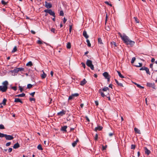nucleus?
<instances>
[{
  "mask_svg": "<svg viewBox=\"0 0 157 157\" xmlns=\"http://www.w3.org/2000/svg\"><path fill=\"white\" fill-rule=\"evenodd\" d=\"M122 40L127 45L129 44L131 46H133L135 43L134 41L131 40L129 38L126 36V35H124V36L123 37Z\"/></svg>",
  "mask_w": 157,
  "mask_h": 157,
  "instance_id": "nucleus-1",
  "label": "nucleus"
},
{
  "mask_svg": "<svg viewBox=\"0 0 157 157\" xmlns=\"http://www.w3.org/2000/svg\"><path fill=\"white\" fill-rule=\"evenodd\" d=\"M109 88L108 87H105L102 89H100L99 92L101 94V96L104 97L109 94Z\"/></svg>",
  "mask_w": 157,
  "mask_h": 157,
  "instance_id": "nucleus-2",
  "label": "nucleus"
},
{
  "mask_svg": "<svg viewBox=\"0 0 157 157\" xmlns=\"http://www.w3.org/2000/svg\"><path fill=\"white\" fill-rule=\"evenodd\" d=\"M2 86H0V91L2 92H6L8 89V82L7 81H5L2 83Z\"/></svg>",
  "mask_w": 157,
  "mask_h": 157,
  "instance_id": "nucleus-3",
  "label": "nucleus"
},
{
  "mask_svg": "<svg viewBox=\"0 0 157 157\" xmlns=\"http://www.w3.org/2000/svg\"><path fill=\"white\" fill-rule=\"evenodd\" d=\"M24 70V68L22 67L15 68L13 70H11L10 71V73L13 75H15V74L17 73L19 71H23Z\"/></svg>",
  "mask_w": 157,
  "mask_h": 157,
  "instance_id": "nucleus-4",
  "label": "nucleus"
},
{
  "mask_svg": "<svg viewBox=\"0 0 157 157\" xmlns=\"http://www.w3.org/2000/svg\"><path fill=\"white\" fill-rule=\"evenodd\" d=\"M86 65L89 67H90L92 70H94V66L92 64V61L91 60L88 59L86 62Z\"/></svg>",
  "mask_w": 157,
  "mask_h": 157,
  "instance_id": "nucleus-5",
  "label": "nucleus"
},
{
  "mask_svg": "<svg viewBox=\"0 0 157 157\" xmlns=\"http://www.w3.org/2000/svg\"><path fill=\"white\" fill-rule=\"evenodd\" d=\"M117 80V79H115V82L117 84L121 87H123V84L124 83V81L121 79H119Z\"/></svg>",
  "mask_w": 157,
  "mask_h": 157,
  "instance_id": "nucleus-6",
  "label": "nucleus"
},
{
  "mask_svg": "<svg viewBox=\"0 0 157 157\" xmlns=\"http://www.w3.org/2000/svg\"><path fill=\"white\" fill-rule=\"evenodd\" d=\"M44 12L47 13H48L51 15L53 17L55 16V14L54 11H52L51 9H47L44 10Z\"/></svg>",
  "mask_w": 157,
  "mask_h": 157,
  "instance_id": "nucleus-7",
  "label": "nucleus"
},
{
  "mask_svg": "<svg viewBox=\"0 0 157 157\" xmlns=\"http://www.w3.org/2000/svg\"><path fill=\"white\" fill-rule=\"evenodd\" d=\"M140 70H144L145 71L146 73L150 75V72L149 71V69L146 67H141V68L140 69Z\"/></svg>",
  "mask_w": 157,
  "mask_h": 157,
  "instance_id": "nucleus-8",
  "label": "nucleus"
},
{
  "mask_svg": "<svg viewBox=\"0 0 157 157\" xmlns=\"http://www.w3.org/2000/svg\"><path fill=\"white\" fill-rule=\"evenodd\" d=\"M5 137L6 140H11L14 138L12 136L7 135L6 134Z\"/></svg>",
  "mask_w": 157,
  "mask_h": 157,
  "instance_id": "nucleus-9",
  "label": "nucleus"
},
{
  "mask_svg": "<svg viewBox=\"0 0 157 157\" xmlns=\"http://www.w3.org/2000/svg\"><path fill=\"white\" fill-rule=\"evenodd\" d=\"M147 86L149 87H151L153 89H155V85L154 83L147 82Z\"/></svg>",
  "mask_w": 157,
  "mask_h": 157,
  "instance_id": "nucleus-10",
  "label": "nucleus"
},
{
  "mask_svg": "<svg viewBox=\"0 0 157 157\" xmlns=\"http://www.w3.org/2000/svg\"><path fill=\"white\" fill-rule=\"evenodd\" d=\"M103 75L105 78H110V77L109 74L107 72H105L103 73Z\"/></svg>",
  "mask_w": 157,
  "mask_h": 157,
  "instance_id": "nucleus-11",
  "label": "nucleus"
},
{
  "mask_svg": "<svg viewBox=\"0 0 157 157\" xmlns=\"http://www.w3.org/2000/svg\"><path fill=\"white\" fill-rule=\"evenodd\" d=\"M45 6L48 9H49L51 8L52 5V4L50 3H48L46 1L45 2Z\"/></svg>",
  "mask_w": 157,
  "mask_h": 157,
  "instance_id": "nucleus-12",
  "label": "nucleus"
},
{
  "mask_svg": "<svg viewBox=\"0 0 157 157\" xmlns=\"http://www.w3.org/2000/svg\"><path fill=\"white\" fill-rule=\"evenodd\" d=\"M144 152L145 154L147 155H149L151 153V151L146 147H144Z\"/></svg>",
  "mask_w": 157,
  "mask_h": 157,
  "instance_id": "nucleus-13",
  "label": "nucleus"
},
{
  "mask_svg": "<svg viewBox=\"0 0 157 157\" xmlns=\"http://www.w3.org/2000/svg\"><path fill=\"white\" fill-rule=\"evenodd\" d=\"M66 112L64 110H62V111H61L60 112L58 113H57V115L58 116H62L65 115L66 113Z\"/></svg>",
  "mask_w": 157,
  "mask_h": 157,
  "instance_id": "nucleus-14",
  "label": "nucleus"
},
{
  "mask_svg": "<svg viewBox=\"0 0 157 157\" xmlns=\"http://www.w3.org/2000/svg\"><path fill=\"white\" fill-rule=\"evenodd\" d=\"M87 82V81L85 79H83L82 81L80 82V84L81 86H83Z\"/></svg>",
  "mask_w": 157,
  "mask_h": 157,
  "instance_id": "nucleus-15",
  "label": "nucleus"
},
{
  "mask_svg": "<svg viewBox=\"0 0 157 157\" xmlns=\"http://www.w3.org/2000/svg\"><path fill=\"white\" fill-rule=\"evenodd\" d=\"M20 144L18 143L14 144L13 146V148L14 149H17L19 148L20 147Z\"/></svg>",
  "mask_w": 157,
  "mask_h": 157,
  "instance_id": "nucleus-16",
  "label": "nucleus"
},
{
  "mask_svg": "<svg viewBox=\"0 0 157 157\" xmlns=\"http://www.w3.org/2000/svg\"><path fill=\"white\" fill-rule=\"evenodd\" d=\"M14 101L15 102H20L22 104L23 103V102L18 98H15Z\"/></svg>",
  "mask_w": 157,
  "mask_h": 157,
  "instance_id": "nucleus-17",
  "label": "nucleus"
},
{
  "mask_svg": "<svg viewBox=\"0 0 157 157\" xmlns=\"http://www.w3.org/2000/svg\"><path fill=\"white\" fill-rule=\"evenodd\" d=\"M83 35L86 39H87L89 37V36L87 34L86 32L85 31H83Z\"/></svg>",
  "mask_w": 157,
  "mask_h": 157,
  "instance_id": "nucleus-18",
  "label": "nucleus"
},
{
  "mask_svg": "<svg viewBox=\"0 0 157 157\" xmlns=\"http://www.w3.org/2000/svg\"><path fill=\"white\" fill-rule=\"evenodd\" d=\"M102 127L101 126H98L95 128V131H97V130L100 131L102 130Z\"/></svg>",
  "mask_w": 157,
  "mask_h": 157,
  "instance_id": "nucleus-19",
  "label": "nucleus"
},
{
  "mask_svg": "<svg viewBox=\"0 0 157 157\" xmlns=\"http://www.w3.org/2000/svg\"><path fill=\"white\" fill-rule=\"evenodd\" d=\"M67 126H64L61 128V130L62 131H63L65 132H66V129L67 128Z\"/></svg>",
  "mask_w": 157,
  "mask_h": 157,
  "instance_id": "nucleus-20",
  "label": "nucleus"
},
{
  "mask_svg": "<svg viewBox=\"0 0 157 157\" xmlns=\"http://www.w3.org/2000/svg\"><path fill=\"white\" fill-rule=\"evenodd\" d=\"M134 130L136 133L139 134H141L140 130L138 129L137 128H135Z\"/></svg>",
  "mask_w": 157,
  "mask_h": 157,
  "instance_id": "nucleus-21",
  "label": "nucleus"
},
{
  "mask_svg": "<svg viewBox=\"0 0 157 157\" xmlns=\"http://www.w3.org/2000/svg\"><path fill=\"white\" fill-rule=\"evenodd\" d=\"M78 141V139L76 141H74L72 144V146L73 147H75L77 144V142Z\"/></svg>",
  "mask_w": 157,
  "mask_h": 157,
  "instance_id": "nucleus-22",
  "label": "nucleus"
},
{
  "mask_svg": "<svg viewBox=\"0 0 157 157\" xmlns=\"http://www.w3.org/2000/svg\"><path fill=\"white\" fill-rule=\"evenodd\" d=\"M25 96V94L24 93H22L21 94H18V95H15V97H24Z\"/></svg>",
  "mask_w": 157,
  "mask_h": 157,
  "instance_id": "nucleus-23",
  "label": "nucleus"
},
{
  "mask_svg": "<svg viewBox=\"0 0 157 157\" xmlns=\"http://www.w3.org/2000/svg\"><path fill=\"white\" fill-rule=\"evenodd\" d=\"M7 101V99L5 98H4L2 101V102L1 103V104H3L4 105H6V102Z\"/></svg>",
  "mask_w": 157,
  "mask_h": 157,
  "instance_id": "nucleus-24",
  "label": "nucleus"
},
{
  "mask_svg": "<svg viewBox=\"0 0 157 157\" xmlns=\"http://www.w3.org/2000/svg\"><path fill=\"white\" fill-rule=\"evenodd\" d=\"M26 66L31 67L33 65V63L32 62L29 61L26 64Z\"/></svg>",
  "mask_w": 157,
  "mask_h": 157,
  "instance_id": "nucleus-25",
  "label": "nucleus"
},
{
  "mask_svg": "<svg viewBox=\"0 0 157 157\" xmlns=\"http://www.w3.org/2000/svg\"><path fill=\"white\" fill-rule=\"evenodd\" d=\"M37 148L38 149L40 150H43V148L42 147V146L41 144H39L38 146H37Z\"/></svg>",
  "mask_w": 157,
  "mask_h": 157,
  "instance_id": "nucleus-26",
  "label": "nucleus"
},
{
  "mask_svg": "<svg viewBox=\"0 0 157 157\" xmlns=\"http://www.w3.org/2000/svg\"><path fill=\"white\" fill-rule=\"evenodd\" d=\"M98 43L100 44H103V43L102 42V40L101 38H99L98 40Z\"/></svg>",
  "mask_w": 157,
  "mask_h": 157,
  "instance_id": "nucleus-27",
  "label": "nucleus"
},
{
  "mask_svg": "<svg viewBox=\"0 0 157 157\" xmlns=\"http://www.w3.org/2000/svg\"><path fill=\"white\" fill-rule=\"evenodd\" d=\"M117 71L120 78H124V76H123V75H122L121 74L120 72L118 71Z\"/></svg>",
  "mask_w": 157,
  "mask_h": 157,
  "instance_id": "nucleus-28",
  "label": "nucleus"
},
{
  "mask_svg": "<svg viewBox=\"0 0 157 157\" xmlns=\"http://www.w3.org/2000/svg\"><path fill=\"white\" fill-rule=\"evenodd\" d=\"M134 84L136 85V86L140 89H143L144 87L141 86L140 85L136 83H134Z\"/></svg>",
  "mask_w": 157,
  "mask_h": 157,
  "instance_id": "nucleus-29",
  "label": "nucleus"
},
{
  "mask_svg": "<svg viewBox=\"0 0 157 157\" xmlns=\"http://www.w3.org/2000/svg\"><path fill=\"white\" fill-rule=\"evenodd\" d=\"M46 77V75L43 71V73L41 75V77L42 78H45Z\"/></svg>",
  "mask_w": 157,
  "mask_h": 157,
  "instance_id": "nucleus-30",
  "label": "nucleus"
},
{
  "mask_svg": "<svg viewBox=\"0 0 157 157\" xmlns=\"http://www.w3.org/2000/svg\"><path fill=\"white\" fill-rule=\"evenodd\" d=\"M67 48L68 49H70L71 48V44L70 42H68L67 43Z\"/></svg>",
  "mask_w": 157,
  "mask_h": 157,
  "instance_id": "nucleus-31",
  "label": "nucleus"
},
{
  "mask_svg": "<svg viewBox=\"0 0 157 157\" xmlns=\"http://www.w3.org/2000/svg\"><path fill=\"white\" fill-rule=\"evenodd\" d=\"M17 51V48L16 46H15L14 48H13V50L12 51V53L14 52H16Z\"/></svg>",
  "mask_w": 157,
  "mask_h": 157,
  "instance_id": "nucleus-32",
  "label": "nucleus"
},
{
  "mask_svg": "<svg viewBox=\"0 0 157 157\" xmlns=\"http://www.w3.org/2000/svg\"><path fill=\"white\" fill-rule=\"evenodd\" d=\"M111 44L112 46L114 45L115 47L117 46V45L116 42H115L113 41L111 43Z\"/></svg>",
  "mask_w": 157,
  "mask_h": 157,
  "instance_id": "nucleus-33",
  "label": "nucleus"
},
{
  "mask_svg": "<svg viewBox=\"0 0 157 157\" xmlns=\"http://www.w3.org/2000/svg\"><path fill=\"white\" fill-rule=\"evenodd\" d=\"M6 134H4L0 132V137L2 138L5 137Z\"/></svg>",
  "mask_w": 157,
  "mask_h": 157,
  "instance_id": "nucleus-34",
  "label": "nucleus"
},
{
  "mask_svg": "<svg viewBox=\"0 0 157 157\" xmlns=\"http://www.w3.org/2000/svg\"><path fill=\"white\" fill-rule=\"evenodd\" d=\"M142 63H139L137 65H134L136 67H141L142 66Z\"/></svg>",
  "mask_w": 157,
  "mask_h": 157,
  "instance_id": "nucleus-35",
  "label": "nucleus"
},
{
  "mask_svg": "<svg viewBox=\"0 0 157 157\" xmlns=\"http://www.w3.org/2000/svg\"><path fill=\"white\" fill-rule=\"evenodd\" d=\"M1 3H2V4L5 5H6L7 4V2H6L4 0H2L1 1Z\"/></svg>",
  "mask_w": 157,
  "mask_h": 157,
  "instance_id": "nucleus-36",
  "label": "nucleus"
},
{
  "mask_svg": "<svg viewBox=\"0 0 157 157\" xmlns=\"http://www.w3.org/2000/svg\"><path fill=\"white\" fill-rule=\"evenodd\" d=\"M72 96L74 97V98L75 97H77L79 96V94L78 93H75L74 94H72Z\"/></svg>",
  "mask_w": 157,
  "mask_h": 157,
  "instance_id": "nucleus-37",
  "label": "nucleus"
},
{
  "mask_svg": "<svg viewBox=\"0 0 157 157\" xmlns=\"http://www.w3.org/2000/svg\"><path fill=\"white\" fill-rule=\"evenodd\" d=\"M33 85L31 84H28L27 85V88L28 89H30L32 87Z\"/></svg>",
  "mask_w": 157,
  "mask_h": 157,
  "instance_id": "nucleus-38",
  "label": "nucleus"
},
{
  "mask_svg": "<svg viewBox=\"0 0 157 157\" xmlns=\"http://www.w3.org/2000/svg\"><path fill=\"white\" fill-rule=\"evenodd\" d=\"M74 98V97L73 96H72V95H71L69 96V97L68 100H71L72 99H73Z\"/></svg>",
  "mask_w": 157,
  "mask_h": 157,
  "instance_id": "nucleus-39",
  "label": "nucleus"
},
{
  "mask_svg": "<svg viewBox=\"0 0 157 157\" xmlns=\"http://www.w3.org/2000/svg\"><path fill=\"white\" fill-rule=\"evenodd\" d=\"M5 129V127L2 124H0V129Z\"/></svg>",
  "mask_w": 157,
  "mask_h": 157,
  "instance_id": "nucleus-40",
  "label": "nucleus"
},
{
  "mask_svg": "<svg viewBox=\"0 0 157 157\" xmlns=\"http://www.w3.org/2000/svg\"><path fill=\"white\" fill-rule=\"evenodd\" d=\"M86 42L87 43V45H88V46H89V47H90L91 46V44L90 43V41L89 40H86Z\"/></svg>",
  "mask_w": 157,
  "mask_h": 157,
  "instance_id": "nucleus-41",
  "label": "nucleus"
},
{
  "mask_svg": "<svg viewBox=\"0 0 157 157\" xmlns=\"http://www.w3.org/2000/svg\"><path fill=\"white\" fill-rule=\"evenodd\" d=\"M118 34H119V35L120 36V37L122 39H123V37H124V35L125 34H124V35H122L121 33H118Z\"/></svg>",
  "mask_w": 157,
  "mask_h": 157,
  "instance_id": "nucleus-42",
  "label": "nucleus"
},
{
  "mask_svg": "<svg viewBox=\"0 0 157 157\" xmlns=\"http://www.w3.org/2000/svg\"><path fill=\"white\" fill-rule=\"evenodd\" d=\"M11 88L15 91H16L17 90V87L16 86L11 87Z\"/></svg>",
  "mask_w": 157,
  "mask_h": 157,
  "instance_id": "nucleus-43",
  "label": "nucleus"
},
{
  "mask_svg": "<svg viewBox=\"0 0 157 157\" xmlns=\"http://www.w3.org/2000/svg\"><path fill=\"white\" fill-rule=\"evenodd\" d=\"M135 60L136 58L135 57H133L131 61V63H133Z\"/></svg>",
  "mask_w": 157,
  "mask_h": 157,
  "instance_id": "nucleus-44",
  "label": "nucleus"
},
{
  "mask_svg": "<svg viewBox=\"0 0 157 157\" xmlns=\"http://www.w3.org/2000/svg\"><path fill=\"white\" fill-rule=\"evenodd\" d=\"M51 31L53 33H55V29L54 28H52L51 30Z\"/></svg>",
  "mask_w": 157,
  "mask_h": 157,
  "instance_id": "nucleus-45",
  "label": "nucleus"
},
{
  "mask_svg": "<svg viewBox=\"0 0 157 157\" xmlns=\"http://www.w3.org/2000/svg\"><path fill=\"white\" fill-rule=\"evenodd\" d=\"M59 15L60 16H63L64 13H63V12L62 10H61L60 11V13H59Z\"/></svg>",
  "mask_w": 157,
  "mask_h": 157,
  "instance_id": "nucleus-46",
  "label": "nucleus"
},
{
  "mask_svg": "<svg viewBox=\"0 0 157 157\" xmlns=\"http://www.w3.org/2000/svg\"><path fill=\"white\" fill-rule=\"evenodd\" d=\"M136 147V145H133V144H132L131 145V149H135Z\"/></svg>",
  "mask_w": 157,
  "mask_h": 157,
  "instance_id": "nucleus-47",
  "label": "nucleus"
},
{
  "mask_svg": "<svg viewBox=\"0 0 157 157\" xmlns=\"http://www.w3.org/2000/svg\"><path fill=\"white\" fill-rule=\"evenodd\" d=\"M134 18L135 19V21L136 23H139V21H138V19L136 17H134Z\"/></svg>",
  "mask_w": 157,
  "mask_h": 157,
  "instance_id": "nucleus-48",
  "label": "nucleus"
},
{
  "mask_svg": "<svg viewBox=\"0 0 157 157\" xmlns=\"http://www.w3.org/2000/svg\"><path fill=\"white\" fill-rule=\"evenodd\" d=\"M19 90L21 92H22L23 91V89L21 86H19Z\"/></svg>",
  "mask_w": 157,
  "mask_h": 157,
  "instance_id": "nucleus-49",
  "label": "nucleus"
},
{
  "mask_svg": "<svg viewBox=\"0 0 157 157\" xmlns=\"http://www.w3.org/2000/svg\"><path fill=\"white\" fill-rule=\"evenodd\" d=\"M105 3L106 4L108 5H109V6H112V5L111 4H110L109 3V2H107V1H105Z\"/></svg>",
  "mask_w": 157,
  "mask_h": 157,
  "instance_id": "nucleus-50",
  "label": "nucleus"
},
{
  "mask_svg": "<svg viewBox=\"0 0 157 157\" xmlns=\"http://www.w3.org/2000/svg\"><path fill=\"white\" fill-rule=\"evenodd\" d=\"M98 134H96L95 135L94 140H98Z\"/></svg>",
  "mask_w": 157,
  "mask_h": 157,
  "instance_id": "nucleus-51",
  "label": "nucleus"
},
{
  "mask_svg": "<svg viewBox=\"0 0 157 157\" xmlns=\"http://www.w3.org/2000/svg\"><path fill=\"white\" fill-rule=\"evenodd\" d=\"M72 28V26L71 25H70L69 26V32L70 33H71V31Z\"/></svg>",
  "mask_w": 157,
  "mask_h": 157,
  "instance_id": "nucleus-52",
  "label": "nucleus"
},
{
  "mask_svg": "<svg viewBox=\"0 0 157 157\" xmlns=\"http://www.w3.org/2000/svg\"><path fill=\"white\" fill-rule=\"evenodd\" d=\"M29 100L31 101H34V102H35V99L34 98H29Z\"/></svg>",
  "mask_w": 157,
  "mask_h": 157,
  "instance_id": "nucleus-53",
  "label": "nucleus"
},
{
  "mask_svg": "<svg viewBox=\"0 0 157 157\" xmlns=\"http://www.w3.org/2000/svg\"><path fill=\"white\" fill-rule=\"evenodd\" d=\"M37 43L38 44H43V42L42 41H41V40H38L37 42Z\"/></svg>",
  "mask_w": 157,
  "mask_h": 157,
  "instance_id": "nucleus-54",
  "label": "nucleus"
},
{
  "mask_svg": "<svg viewBox=\"0 0 157 157\" xmlns=\"http://www.w3.org/2000/svg\"><path fill=\"white\" fill-rule=\"evenodd\" d=\"M11 144V143L10 142H9L6 143V146H9Z\"/></svg>",
  "mask_w": 157,
  "mask_h": 157,
  "instance_id": "nucleus-55",
  "label": "nucleus"
},
{
  "mask_svg": "<svg viewBox=\"0 0 157 157\" xmlns=\"http://www.w3.org/2000/svg\"><path fill=\"white\" fill-rule=\"evenodd\" d=\"M81 64L82 65V67H83L84 68H85L86 67V65L84 63H82Z\"/></svg>",
  "mask_w": 157,
  "mask_h": 157,
  "instance_id": "nucleus-56",
  "label": "nucleus"
},
{
  "mask_svg": "<svg viewBox=\"0 0 157 157\" xmlns=\"http://www.w3.org/2000/svg\"><path fill=\"white\" fill-rule=\"evenodd\" d=\"M35 94V92H33L31 93H30V95H31L32 97H33Z\"/></svg>",
  "mask_w": 157,
  "mask_h": 157,
  "instance_id": "nucleus-57",
  "label": "nucleus"
},
{
  "mask_svg": "<svg viewBox=\"0 0 157 157\" xmlns=\"http://www.w3.org/2000/svg\"><path fill=\"white\" fill-rule=\"evenodd\" d=\"M108 17V15H107V14L106 13V19H105V23H106L107 22V18Z\"/></svg>",
  "mask_w": 157,
  "mask_h": 157,
  "instance_id": "nucleus-58",
  "label": "nucleus"
},
{
  "mask_svg": "<svg viewBox=\"0 0 157 157\" xmlns=\"http://www.w3.org/2000/svg\"><path fill=\"white\" fill-rule=\"evenodd\" d=\"M12 149L11 148H9L8 149V151L9 152H10L12 151Z\"/></svg>",
  "mask_w": 157,
  "mask_h": 157,
  "instance_id": "nucleus-59",
  "label": "nucleus"
},
{
  "mask_svg": "<svg viewBox=\"0 0 157 157\" xmlns=\"http://www.w3.org/2000/svg\"><path fill=\"white\" fill-rule=\"evenodd\" d=\"M67 20V19H66V18L65 17H64L63 18V21L64 23H65L66 22Z\"/></svg>",
  "mask_w": 157,
  "mask_h": 157,
  "instance_id": "nucleus-60",
  "label": "nucleus"
},
{
  "mask_svg": "<svg viewBox=\"0 0 157 157\" xmlns=\"http://www.w3.org/2000/svg\"><path fill=\"white\" fill-rule=\"evenodd\" d=\"M95 104L96 105L98 106V101H95Z\"/></svg>",
  "mask_w": 157,
  "mask_h": 157,
  "instance_id": "nucleus-61",
  "label": "nucleus"
},
{
  "mask_svg": "<svg viewBox=\"0 0 157 157\" xmlns=\"http://www.w3.org/2000/svg\"><path fill=\"white\" fill-rule=\"evenodd\" d=\"M50 74L52 76V77L53 74V72L52 71H51Z\"/></svg>",
  "mask_w": 157,
  "mask_h": 157,
  "instance_id": "nucleus-62",
  "label": "nucleus"
},
{
  "mask_svg": "<svg viewBox=\"0 0 157 157\" xmlns=\"http://www.w3.org/2000/svg\"><path fill=\"white\" fill-rule=\"evenodd\" d=\"M113 135V134L112 133H109V136H112Z\"/></svg>",
  "mask_w": 157,
  "mask_h": 157,
  "instance_id": "nucleus-63",
  "label": "nucleus"
},
{
  "mask_svg": "<svg viewBox=\"0 0 157 157\" xmlns=\"http://www.w3.org/2000/svg\"><path fill=\"white\" fill-rule=\"evenodd\" d=\"M31 32L33 34H35L36 33L35 31L32 30L31 31Z\"/></svg>",
  "mask_w": 157,
  "mask_h": 157,
  "instance_id": "nucleus-64",
  "label": "nucleus"
}]
</instances>
